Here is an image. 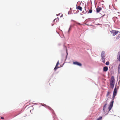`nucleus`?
<instances>
[{
  "instance_id": "423d86ee",
  "label": "nucleus",
  "mask_w": 120,
  "mask_h": 120,
  "mask_svg": "<svg viewBox=\"0 0 120 120\" xmlns=\"http://www.w3.org/2000/svg\"><path fill=\"white\" fill-rule=\"evenodd\" d=\"M117 59L119 61H120V51L118 52L117 56Z\"/></svg>"
},
{
  "instance_id": "0eeeda50",
  "label": "nucleus",
  "mask_w": 120,
  "mask_h": 120,
  "mask_svg": "<svg viewBox=\"0 0 120 120\" xmlns=\"http://www.w3.org/2000/svg\"><path fill=\"white\" fill-rule=\"evenodd\" d=\"M73 64H74L76 65L79 66H82V64L81 63L77 61L73 62Z\"/></svg>"
},
{
  "instance_id": "f257e3e1",
  "label": "nucleus",
  "mask_w": 120,
  "mask_h": 120,
  "mask_svg": "<svg viewBox=\"0 0 120 120\" xmlns=\"http://www.w3.org/2000/svg\"><path fill=\"white\" fill-rule=\"evenodd\" d=\"M119 87L118 86H116V85L115 87V88L113 93V95L112 96L113 100L112 101L110 104L109 106L108 107L109 111L111 109L112 107L113 103V100L114 98L116 96L117 91V90L118 89Z\"/></svg>"
},
{
  "instance_id": "dca6fc26",
  "label": "nucleus",
  "mask_w": 120,
  "mask_h": 120,
  "mask_svg": "<svg viewBox=\"0 0 120 120\" xmlns=\"http://www.w3.org/2000/svg\"><path fill=\"white\" fill-rule=\"evenodd\" d=\"M63 46H64V48L66 49V51H67V47L66 46H65V45H63Z\"/></svg>"
},
{
  "instance_id": "9b49d317",
  "label": "nucleus",
  "mask_w": 120,
  "mask_h": 120,
  "mask_svg": "<svg viewBox=\"0 0 120 120\" xmlns=\"http://www.w3.org/2000/svg\"><path fill=\"white\" fill-rule=\"evenodd\" d=\"M77 9L81 11L82 10V7L80 6H78L77 7Z\"/></svg>"
},
{
  "instance_id": "4468645a",
  "label": "nucleus",
  "mask_w": 120,
  "mask_h": 120,
  "mask_svg": "<svg viewBox=\"0 0 120 120\" xmlns=\"http://www.w3.org/2000/svg\"><path fill=\"white\" fill-rule=\"evenodd\" d=\"M92 9H91L89 10V11L88 12V13H92Z\"/></svg>"
},
{
  "instance_id": "6e6552de",
  "label": "nucleus",
  "mask_w": 120,
  "mask_h": 120,
  "mask_svg": "<svg viewBox=\"0 0 120 120\" xmlns=\"http://www.w3.org/2000/svg\"><path fill=\"white\" fill-rule=\"evenodd\" d=\"M59 64V61H58L56 64V65L55 68L54 70L56 71L57 69L58 68H59V67H57V66Z\"/></svg>"
},
{
  "instance_id": "9d476101",
  "label": "nucleus",
  "mask_w": 120,
  "mask_h": 120,
  "mask_svg": "<svg viewBox=\"0 0 120 120\" xmlns=\"http://www.w3.org/2000/svg\"><path fill=\"white\" fill-rule=\"evenodd\" d=\"M108 70V68L107 67L105 66L103 68V70L104 71H106Z\"/></svg>"
},
{
  "instance_id": "6ab92c4d",
  "label": "nucleus",
  "mask_w": 120,
  "mask_h": 120,
  "mask_svg": "<svg viewBox=\"0 0 120 120\" xmlns=\"http://www.w3.org/2000/svg\"><path fill=\"white\" fill-rule=\"evenodd\" d=\"M1 119H4V117H1Z\"/></svg>"
},
{
  "instance_id": "a211bd4d",
  "label": "nucleus",
  "mask_w": 120,
  "mask_h": 120,
  "mask_svg": "<svg viewBox=\"0 0 120 120\" xmlns=\"http://www.w3.org/2000/svg\"><path fill=\"white\" fill-rule=\"evenodd\" d=\"M57 20H58V19H54V21H57Z\"/></svg>"
},
{
  "instance_id": "f3484780",
  "label": "nucleus",
  "mask_w": 120,
  "mask_h": 120,
  "mask_svg": "<svg viewBox=\"0 0 120 120\" xmlns=\"http://www.w3.org/2000/svg\"><path fill=\"white\" fill-rule=\"evenodd\" d=\"M106 64V65H108L109 64V61H107V62L106 64Z\"/></svg>"
},
{
  "instance_id": "f8f14e48",
  "label": "nucleus",
  "mask_w": 120,
  "mask_h": 120,
  "mask_svg": "<svg viewBox=\"0 0 120 120\" xmlns=\"http://www.w3.org/2000/svg\"><path fill=\"white\" fill-rule=\"evenodd\" d=\"M111 93V92H110V91L108 90L107 92V93L106 95V97H108L110 93Z\"/></svg>"
},
{
  "instance_id": "1a4fd4ad",
  "label": "nucleus",
  "mask_w": 120,
  "mask_h": 120,
  "mask_svg": "<svg viewBox=\"0 0 120 120\" xmlns=\"http://www.w3.org/2000/svg\"><path fill=\"white\" fill-rule=\"evenodd\" d=\"M102 9L101 7H98L96 9L97 12V13L99 12Z\"/></svg>"
},
{
  "instance_id": "412c9836",
  "label": "nucleus",
  "mask_w": 120,
  "mask_h": 120,
  "mask_svg": "<svg viewBox=\"0 0 120 120\" xmlns=\"http://www.w3.org/2000/svg\"><path fill=\"white\" fill-rule=\"evenodd\" d=\"M78 24H79V25H80V24L79 23H78Z\"/></svg>"
},
{
  "instance_id": "20e7f679",
  "label": "nucleus",
  "mask_w": 120,
  "mask_h": 120,
  "mask_svg": "<svg viewBox=\"0 0 120 120\" xmlns=\"http://www.w3.org/2000/svg\"><path fill=\"white\" fill-rule=\"evenodd\" d=\"M107 105V103H106L105 104L104 106L103 107V111L104 112V113H105L107 112V109H106V105Z\"/></svg>"
},
{
  "instance_id": "39448f33",
  "label": "nucleus",
  "mask_w": 120,
  "mask_h": 120,
  "mask_svg": "<svg viewBox=\"0 0 120 120\" xmlns=\"http://www.w3.org/2000/svg\"><path fill=\"white\" fill-rule=\"evenodd\" d=\"M101 58H105V52L104 51H102L101 53Z\"/></svg>"
},
{
  "instance_id": "7ed1b4c3",
  "label": "nucleus",
  "mask_w": 120,
  "mask_h": 120,
  "mask_svg": "<svg viewBox=\"0 0 120 120\" xmlns=\"http://www.w3.org/2000/svg\"><path fill=\"white\" fill-rule=\"evenodd\" d=\"M110 32L112 34L113 36L115 35L118 34V32H119L118 31L113 30L110 31Z\"/></svg>"
},
{
  "instance_id": "ddd939ff",
  "label": "nucleus",
  "mask_w": 120,
  "mask_h": 120,
  "mask_svg": "<svg viewBox=\"0 0 120 120\" xmlns=\"http://www.w3.org/2000/svg\"><path fill=\"white\" fill-rule=\"evenodd\" d=\"M118 70L119 72H120V64L119 65Z\"/></svg>"
},
{
  "instance_id": "f03ea898",
  "label": "nucleus",
  "mask_w": 120,
  "mask_h": 120,
  "mask_svg": "<svg viewBox=\"0 0 120 120\" xmlns=\"http://www.w3.org/2000/svg\"><path fill=\"white\" fill-rule=\"evenodd\" d=\"M110 86L113 89L114 86L115 84V79L113 76H112L111 79L110 81Z\"/></svg>"
},
{
  "instance_id": "2eb2a0df",
  "label": "nucleus",
  "mask_w": 120,
  "mask_h": 120,
  "mask_svg": "<svg viewBox=\"0 0 120 120\" xmlns=\"http://www.w3.org/2000/svg\"><path fill=\"white\" fill-rule=\"evenodd\" d=\"M102 60V62L104 63H105V58H103V59L102 58H101Z\"/></svg>"
},
{
  "instance_id": "aec40b11",
  "label": "nucleus",
  "mask_w": 120,
  "mask_h": 120,
  "mask_svg": "<svg viewBox=\"0 0 120 120\" xmlns=\"http://www.w3.org/2000/svg\"><path fill=\"white\" fill-rule=\"evenodd\" d=\"M70 29H71V27H70L68 31V32H69V31L70 30Z\"/></svg>"
}]
</instances>
